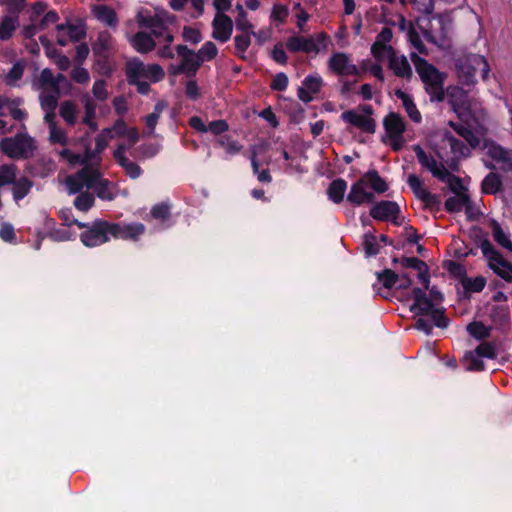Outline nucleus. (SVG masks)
Wrapping results in <instances>:
<instances>
[{"mask_svg": "<svg viewBox=\"0 0 512 512\" xmlns=\"http://www.w3.org/2000/svg\"><path fill=\"white\" fill-rule=\"evenodd\" d=\"M414 303L410 307V311L416 316H420L415 322V328L423 331L426 335L432 333L433 324L438 328H446L449 320L445 316V310L436 307L432 299L428 296L422 288L415 287L412 290Z\"/></svg>", "mask_w": 512, "mask_h": 512, "instance_id": "nucleus-1", "label": "nucleus"}, {"mask_svg": "<svg viewBox=\"0 0 512 512\" xmlns=\"http://www.w3.org/2000/svg\"><path fill=\"white\" fill-rule=\"evenodd\" d=\"M410 56L416 72L424 84L425 91L430 97V101L442 102L445 99L444 82L447 74L440 72L434 65L414 52Z\"/></svg>", "mask_w": 512, "mask_h": 512, "instance_id": "nucleus-2", "label": "nucleus"}, {"mask_svg": "<svg viewBox=\"0 0 512 512\" xmlns=\"http://www.w3.org/2000/svg\"><path fill=\"white\" fill-rule=\"evenodd\" d=\"M456 70L459 81L463 85L470 86L475 84L477 72H480L482 79L486 80L489 75L490 67L484 56L479 54H467L456 60Z\"/></svg>", "mask_w": 512, "mask_h": 512, "instance_id": "nucleus-3", "label": "nucleus"}, {"mask_svg": "<svg viewBox=\"0 0 512 512\" xmlns=\"http://www.w3.org/2000/svg\"><path fill=\"white\" fill-rule=\"evenodd\" d=\"M36 148L35 140L26 132H19L0 141L1 151L11 159H28L33 156Z\"/></svg>", "mask_w": 512, "mask_h": 512, "instance_id": "nucleus-4", "label": "nucleus"}, {"mask_svg": "<svg viewBox=\"0 0 512 512\" xmlns=\"http://www.w3.org/2000/svg\"><path fill=\"white\" fill-rule=\"evenodd\" d=\"M417 24L424 37L430 43L442 45L447 37V23L441 14L419 18Z\"/></svg>", "mask_w": 512, "mask_h": 512, "instance_id": "nucleus-5", "label": "nucleus"}, {"mask_svg": "<svg viewBox=\"0 0 512 512\" xmlns=\"http://www.w3.org/2000/svg\"><path fill=\"white\" fill-rule=\"evenodd\" d=\"M102 176L96 166H85L74 175H69L65 179L69 194L81 193L84 187L92 188L99 177Z\"/></svg>", "mask_w": 512, "mask_h": 512, "instance_id": "nucleus-6", "label": "nucleus"}, {"mask_svg": "<svg viewBox=\"0 0 512 512\" xmlns=\"http://www.w3.org/2000/svg\"><path fill=\"white\" fill-rule=\"evenodd\" d=\"M109 239V222L101 219L93 221L88 229L80 234V240L86 247L102 245Z\"/></svg>", "mask_w": 512, "mask_h": 512, "instance_id": "nucleus-7", "label": "nucleus"}, {"mask_svg": "<svg viewBox=\"0 0 512 512\" xmlns=\"http://www.w3.org/2000/svg\"><path fill=\"white\" fill-rule=\"evenodd\" d=\"M407 183L411 190L413 191L414 195L424 203L426 208H429L431 210L440 209V196L429 192L424 187L422 180L417 175L410 174L407 178Z\"/></svg>", "mask_w": 512, "mask_h": 512, "instance_id": "nucleus-8", "label": "nucleus"}, {"mask_svg": "<svg viewBox=\"0 0 512 512\" xmlns=\"http://www.w3.org/2000/svg\"><path fill=\"white\" fill-rule=\"evenodd\" d=\"M326 37L325 33L318 34L316 38L293 36L288 38L286 47L291 52L318 53L319 44L324 42Z\"/></svg>", "mask_w": 512, "mask_h": 512, "instance_id": "nucleus-9", "label": "nucleus"}, {"mask_svg": "<svg viewBox=\"0 0 512 512\" xmlns=\"http://www.w3.org/2000/svg\"><path fill=\"white\" fill-rule=\"evenodd\" d=\"M145 226L142 223H113L109 222L110 237L115 239L137 241L144 234Z\"/></svg>", "mask_w": 512, "mask_h": 512, "instance_id": "nucleus-10", "label": "nucleus"}, {"mask_svg": "<svg viewBox=\"0 0 512 512\" xmlns=\"http://www.w3.org/2000/svg\"><path fill=\"white\" fill-rule=\"evenodd\" d=\"M367 187L366 179H358L352 184L347 195V201L356 206H360L364 203H373L375 195L373 192L368 191Z\"/></svg>", "mask_w": 512, "mask_h": 512, "instance_id": "nucleus-11", "label": "nucleus"}, {"mask_svg": "<svg viewBox=\"0 0 512 512\" xmlns=\"http://www.w3.org/2000/svg\"><path fill=\"white\" fill-rule=\"evenodd\" d=\"M329 69L338 75H358L359 70L356 65L350 62V59L345 53H334L328 61Z\"/></svg>", "mask_w": 512, "mask_h": 512, "instance_id": "nucleus-12", "label": "nucleus"}, {"mask_svg": "<svg viewBox=\"0 0 512 512\" xmlns=\"http://www.w3.org/2000/svg\"><path fill=\"white\" fill-rule=\"evenodd\" d=\"M212 26V37L215 40L225 43L230 39L233 31V21L228 15L217 13L212 22Z\"/></svg>", "mask_w": 512, "mask_h": 512, "instance_id": "nucleus-13", "label": "nucleus"}, {"mask_svg": "<svg viewBox=\"0 0 512 512\" xmlns=\"http://www.w3.org/2000/svg\"><path fill=\"white\" fill-rule=\"evenodd\" d=\"M413 150L416 154L420 165L430 171V173L437 179H443L445 174L443 170L446 167L442 163H437L433 156L428 155L420 145H414Z\"/></svg>", "mask_w": 512, "mask_h": 512, "instance_id": "nucleus-14", "label": "nucleus"}, {"mask_svg": "<svg viewBox=\"0 0 512 512\" xmlns=\"http://www.w3.org/2000/svg\"><path fill=\"white\" fill-rule=\"evenodd\" d=\"M400 213L399 205L394 201L382 200L370 209V216L378 221H387Z\"/></svg>", "mask_w": 512, "mask_h": 512, "instance_id": "nucleus-15", "label": "nucleus"}, {"mask_svg": "<svg viewBox=\"0 0 512 512\" xmlns=\"http://www.w3.org/2000/svg\"><path fill=\"white\" fill-rule=\"evenodd\" d=\"M341 119L364 132L373 134L376 131V122L373 118L365 117L354 110L344 111Z\"/></svg>", "mask_w": 512, "mask_h": 512, "instance_id": "nucleus-16", "label": "nucleus"}, {"mask_svg": "<svg viewBox=\"0 0 512 512\" xmlns=\"http://www.w3.org/2000/svg\"><path fill=\"white\" fill-rule=\"evenodd\" d=\"M323 85V80L320 76H307L302 86L298 88V98L304 103H309L313 100V95L317 94Z\"/></svg>", "mask_w": 512, "mask_h": 512, "instance_id": "nucleus-17", "label": "nucleus"}, {"mask_svg": "<svg viewBox=\"0 0 512 512\" xmlns=\"http://www.w3.org/2000/svg\"><path fill=\"white\" fill-rule=\"evenodd\" d=\"M486 153L494 161L501 163L500 169L503 172H512V151L492 143L487 146Z\"/></svg>", "mask_w": 512, "mask_h": 512, "instance_id": "nucleus-18", "label": "nucleus"}, {"mask_svg": "<svg viewBox=\"0 0 512 512\" xmlns=\"http://www.w3.org/2000/svg\"><path fill=\"white\" fill-rule=\"evenodd\" d=\"M127 149L128 147H126L124 144H120L114 151L113 156L117 163L125 170V173L131 179H137L141 175L142 169L137 163L130 161L125 156V150Z\"/></svg>", "mask_w": 512, "mask_h": 512, "instance_id": "nucleus-19", "label": "nucleus"}, {"mask_svg": "<svg viewBox=\"0 0 512 512\" xmlns=\"http://www.w3.org/2000/svg\"><path fill=\"white\" fill-rule=\"evenodd\" d=\"M383 125L389 138L394 141L402 137V134L406 128L403 118L394 112H390L384 118Z\"/></svg>", "mask_w": 512, "mask_h": 512, "instance_id": "nucleus-20", "label": "nucleus"}, {"mask_svg": "<svg viewBox=\"0 0 512 512\" xmlns=\"http://www.w3.org/2000/svg\"><path fill=\"white\" fill-rule=\"evenodd\" d=\"M445 96L454 111L466 109L468 106V94L459 86H449L445 91Z\"/></svg>", "mask_w": 512, "mask_h": 512, "instance_id": "nucleus-21", "label": "nucleus"}, {"mask_svg": "<svg viewBox=\"0 0 512 512\" xmlns=\"http://www.w3.org/2000/svg\"><path fill=\"white\" fill-rule=\"evenodd\" d=\"M388 67L393 71L395 76L400 78H405L407 80H410L412 77V68L405 56H398L397 53H395L390 59L388 60Z\"/></svg>", "mask_w": 512, "mask_h": 512, "instance_id": "nucleus-22", "label": "nucleus"}, {"mask_svg": "<svg viewBox=\"0 0 512 512\" xmlns=\"http://www.w3.org/2000/svg\"><path fill=\"white\" fill-rule=\"evenodd\" d=\"M202 64L199 58L182 59L180 65L171 64L169 67V74L176 76L179 74H186L188 76H195L197 70Z\"/></svg>", "mask_w": 512, "mask_h": 512, "instance_id": "nucleus-23", "label": "nucleus"}, {"mask_svg": "<svg viewBox=\"0 0 512 512\" xmlns=\"http://www.w3.org/2000/svg\"><path fill=\"white\" fill-rule=\"evenodd\" d=\"M472 205V201L468 193H462L460 195L451 196L445 201V209L450 213L460 212L465 207L466 214L469 215V207Z\"/></svg>", "mask_w": 512, "mask_h": 512, "instance_id": "nucleus-24", "label": "nucleus"}, {"mask_svg": "<svg viewBox=\"0 0 512 512\" xmlns=\"http://www.w3.org/2000/svg\"><path fill=\"white\" fill-rule=\"evenodd\" d=\"M133 48L139 53H148L154 50L156 42L152 36L146 32H137L130 40Z\"/></svg>", "mask_w": 512, "mask_h": 512, "instance_id": "nucleus-25", "label": "nucleus"}, {"mask_svg": "<svg viewBox=\"0 0 512 512\" xmlns=\"http://www.w3.org/2000/svg\"><path fill=\"white\" fill-rule=\"evenodd\" d=\"M93 13L99 21L110 27H116L118 24V17L115 10L107 5L95 6Z\"/></svg>", "mask_w": 512, "mask_h": 512, "instance_id": "nucleus-26", "label": "nucleus"}, {"mask_svg": "<svg viewBox=\"0 0 512 512\" xmlns=\"http://www.w3.org/2000/svg\"><path fill=\"white\" fill-rule=\"evenodd\" d=\"M395 95L402 101L403 107L405 108L409 118L415 123H419L422 117L412 98L401 89H397L395 91Z\"/></svg>", "mask_w": 512, "mask_h": 512, "instance_id": "nucleus-27", "label": "nucleus"}, {"mask_svg": "<svg viewBox=\"0 0 512 512\" xmlns=\"http://www.w3.org/2000/svg\"><path fill=\"white\" fill-rule=\"evenodd\" d=\"M489 267L507 282H512V264L505 260L502 255L499 256V259L492 258Z\"/></svg>", "mask_w": 512, "mask_h": 512, "instance_id": "nucleus-28", "label": "nucleus"}, {"mask_svg": "<svg viewBox=\"0 0 512 512\" xmlns=\"http://www.w3.org/2000/svg\"><path fill=\"white\" fill-rule=\"evenodd\" d=\"M362 179H366L367 186L378 194L385 193L388 190V184L386 181L379 175L377 170H369L362 177Z\"/></svg>", "mask_w": 512, "mask_h": 512, "instance_id": "nucleus-29", "label": "nucleus"}, {"mask_svg": "<svg viewBox=\"0 0 512 512\" xmlns=\"http://www.w3.org/2000/svg\"><path fill=\"white\" fill-rule=\"evenodd\" d=\"M146 65L137 58L127 62L125 75L127 82H135V79L145 78Z\"/></svg>", "mask_w": 512, "mask_h": 512, "instance_id": "nucleus-30", "label": "nucleus"}, {"mask_svg": "<svg viewBox=\"0 0 512 512\" xmlns=\"http://www.w3.org/2000/svg\"><path fill=\"white\" fill-rule=\"evenodd\" d=\"M502 179L498 173L490 172L483 179L481 189L484 194L494 195L502 190Z\"/></svg>", "mask_w": 512, "mask_h": 512, "instance_id": "nucleus-31", "label": "nucleus"}, {"mask_svg": "<svg viewBox=\"0 0 512 512\" xmlns=\"http://www.w3.org/2000/svg\"><path fill=\"white\" fill-rule=\"evenodd\" d=\"M346 188L347 182L344 179L338 178L333 180L327 189L329 199L334 203H341L344 199Z\"/></svg>", "mask_w": 512, "mask_h": 512, "instance_id": "nucleus-32", "label": "nucleus"}, {"mask_svg": "<svg viewBox=\"0 0 512 512\" xmlns=\"http://www.w3.org/2000/svg\"><path fill=\"white\" fill-rule=\"evenodd\" d=\"M19 25L18 16H4L0 23V39L9 40Z\"/></svg>", "mask_w": 512, "mask_h": 512, "instance_id": "nucleus-33", "label": "nucleus"}, {"mask_svg": "<svg viewBox=\"0 0 512 512\" xmlns=\"http://www.w3.org/2000/svg\"><path fill=\"white\" fill-rule=\"evenodd\" d=\"M445 176L443 179H438L439 181L446 182L450 191L455 195H460L462 193H467V188L463 185L462 179L456 175H453L446 168L443 170Z\"/></svg>", "mask_w": 512, "mask_h": 512, "instance_id": "nucleus-34", "label": "nucleus"}, {"mask_svg": "<svg viewBox=\"0 0 512 512\" xmlns=\"http://www.w3.org/2000/svg\"><path fill=\"white\" fill-rule=\"evenodd\" d=\"M251 35L258 37V34L256 32L251 31V32H242V34L236 35L234 38L236 54L241 59H246L245 52L251 44V38H250Z\"/></svg>", "mask_w": 512, "mask_h": 512, "instance_id": "nucleus-35", "label": "nucleus"}, {"mask_svg": "<svg viewBox=\"0 0 512 512\" xmlns=\"http://www.w3.org/2000/svg\"><path fill=\"white\" fill-rule=\"evenodd\" d=\"M450 126L459 136L464 138L472 148H476L480 144L479 138L469 127L462 124H455L453 122L450 123Z\"/></svg>", "mask_w": 512, "mask_h": 512, "instance_id": "nucleus-36", "label": "nucleus"}, {"mask_svg": "<svg viewBox=\"0 0 512 512\" xmlns=\"http://www.w3.org/2000/svg\"><path fill=\"white\" fill-rule=\"evenodd\" d=\"M33 183L27 177H22L19 180L15 179L13 183V198L19 201L28 195Z\"/></svg>", "mask_w": 512, "mask_h": 512, "instance_id": "nucleus-37", "label": "nucleus"}, {"mask_svg": "<svg viewBox=\"0 0 512 512\" xmlns=\"http://www.w3.org/2000/svg\"><path fill=\"white\" fill-rule=\"evenodd\" d=\"M491 227L494 240L503 248L512 251V242L508 235L503 231L501 225L497 221L493 220Z\"/></svg>", "mask_w": 512, "mask_h": 512, "instance_id": "nucleus-38", "label": "nucleus"}, {"mask_svg": "<svg viewBox=\"0 0 512 512\" xmlns=\"http://www.w3.org/2000/svg\"><path fill=\"white\" fill-rule=\"evenodd\" d=\"M467 332L477 340H484L490 336L491 328L486 327L481 321H473L466 327Z\"/></svg>", "mask_w": 512, "mask_h": 512, "instance_id": "nucleus-39", "label": "nucleus"}, {"mask_svg": "<svg viewBox=\"0 0 512 512\" xmlns=\"http://www.w3.org/2000/svg\"><path fill=\"white\" fill-rule=\"evenodd\" d=\"M395 53L396 51L391 45L374 42L371 46V54L378 61H383L386 57L389 60Z\"/></svg>", "mask_w": 512, "mask_h": 512, "instance_id": "nucleus-40", "label": "nucleus"}, {"mask_svg": "<svg viewBox=\"0 0 512 512\" xmlns=\"http://www.w3.org/2000/svg\"><path fill=\"white\" fill-rule=\"evenodd\" d=\"M137 23L140 27L144 28H164L162 19L158 16L144 15L142 12H138L136 16Z\"/></svg>", "mask_w": 512, "mask_h": 512, "instance_id": "nucleus-41", "label": "nucleus"}, {"mask_svg": "<svg viewBox=\"0 0 512 512\" xmlns=\"http://www.w3.org/2000/svg\"><path fill=\"white\" fill-rule=\"evenodd\" d=\"M461 284L466 292L477 293L484 289L486 279L483 276H477L475 278H469L466 276Z\"/></svg>", "mask_w": 512, "mask_h": 512, "instance_id": "nucleus-42", "label": "nucleus"}, {"mask_svg": "<svg viewBox=\"0 0 512 512\" xmlns=\"http://www.w3.org/2000/svg\"><path fill=\"white\" fill-rule=\"evenodd\" d=\"M95 198L94 195L90 192H81L74 200V206L76 209L87 212L94 205Z\"/></svg>", "mask_w": 512, "mask_h": 512, "instance_id": "nucleus-43", "label": "nucleus"}, {"mask_svg": "<svg viewBox=\"0 0 512 512\" xmlns=\"http://www.w3.org/2000/svg\"><path fill=\"white\" fill-rule=\"evenodd\" d=\"M60 116L72 126L76 123V106L72 101H64L60 106Z\"/></svg>", "mask_w": 512, "mask_h": 512, "instance_id": "nucleus-44", "label": "nucleus"}, {"mask_svg": "<svg viewBox=\"0 0 512 512\" xmlns=\"http://www.w3.org/2000/svg\"><path fill=\"white\" fill-rule=\"evenodd\" d=\"M16 179V166L4 164L0 166V187L13 184Z\"/></svg>", "mask_w": 512, "mask_h": 512, "instance_id": "nucleus-45", "label": "nucleus"}, {"mask_svg": "<svg viewBox=\"0 0 512 512\" xmlns=\"http://www.w3.org/2000/svg\"><path fill=\"white\" fill-rule=\"evenodd\" d=\"M376 276L379 282H381L382 285L387 289H391L392 287H394L397 281L399 280V274L395 273L393 270L388 268L384 269L381 272H377Z\"/></svg>", "mask_w": 512, "mask_h": 512, "instance_id": "nucleus-46", "label": "nucleus"}, {"mask_svg": "<svg viewBox=\"0 0 512 512\" xmlns=\"http://www.w3.org/2000/svg\"><path fill=\"white\" fill-rule=\"evenodd\" d=\"M92 188H94L96 195L100 199L107 201L114 199V195L109 188V181L107 179H102L100 176L99 180H97L96 184Z\"/></svg>", "mask_w": 512, "mask_h": 512, "instance_id": "nucleus-47", "label": "nucleus"}, {"mask_svg": "<svg viewBox=\"0 0 512 512\" xmlns=\"http://www.w3.org/2000/svg\"><path fill=\"white\" fill-rule=\"evenodd\" d=\"M39 83L42 87L49 85L54 92L60 93L57 79H55L52 71L49 68H45L41 71L39 77Z\"/></svg>", "mask_w": 512, "mask_h": 512, "instance_id": "nucleus-48", "label": "nucleus"}, {"mask_svg": "<svg viewBox=\"0 0 512 512\" xmlns=\"http://www.w3.org/2000/svg\"><path fill=\"white\" fill-rule=\"evenodd\" d=\"M111 36L107 32L100 33L97 41L92 45L95 55H103L109 49Z\"/></svg>", "mask_w": 512, "mask_h": 512, "instance_id": "nucleus-49", "label": "nucleus"}, {"mask_svg": "<svg viewBox=\"0 0 512 512\" xmlns=\"http://www.w3.org/2000/svg\"><path fill=\"white\" fill-rule=\"evenodd\" d=\"M408 40L409 42L411 43V45L417 49V51L421 54H426L427 53V49L425 47V45L423 44L421 38H420V35L418 34V32L415 30L413 24L411 22H409V29H408Z\"/></svg>", "mask_w": 512, "mask_h": 512, "instance_id": "nucleus-50", "label": "nucleus"}, {"mask_svg": "<svg viewBox=\"0 0 512 512\" xmlns=\"http://www.w3.org/2000/svg\"><path fill=\"white\" fill-rule=\"evenodd\" d=\"M444 268L455 278L459 279L460 282H463V279L466 277V269L465 267L453 260L446 261L444 264Z\"/></svg>", "mask_w": 512, "mask_h": 512, "instance_id": "nucleus-51", "label": "nucleus"}, {"mask_svg": "<svg viewBox=\"0 0 512 512\" xmlns=\"http://www.w3.org/2000/svg\"><path fill=\"white\" fill-rule=\"evenodd\" d=\"M217 53L218 49L216 45L213 42L208 41L200 48L196 56L199 57V59H201L203 63L206 60L210 61L214 59L217 56Z\"/></svg>", "mask_w": 512, "mask_h": 512, "instance_id": "nucleus-52", "label": "nucleus"}, {"mask_svg": "<svg viewBox=\"0 0 512 512\" xmlns=\"http://www.w3.org/2000/svg\"><path fill=\"white\" fill-rule=\"evenodd\" d=\"M150 214L154 219L165 221L171 215L170 205L165 202L158 203L151 208Z\"/></svg>", "mask_w": 512, "mask_h": 512, "instance_id": "nucleus-53", "label": "nucleus"}, {"mask_svg": "<svg viewBox=\"0 0 512 512\" xmlns=\"http://www.w3.org/2000/svg\"><path fill=\"white\" fill-rule=\"evenodd\" d=\"M446 139L449 143L451 151L454 154H459L460 156H467L469 154V148L462 141L458 140L452 134H447Z\"/></svg>", "mask_w": 512, "mask_h": 512, "instance_id": "nucleus-54", "label": "nucleus"}, {"mask_svg": "<svg viewBox=\"0 0 512 512\" xmlns=\"http://www.w3.org/2000/svg\"><path fill=\"white\" fill-rule=\"evenodd\" d=\"M145 78L152 82H159L165 77V72L159 64L146 65Z\"/></svg>", "mask_w": 512, "mask_h": 512, "instance_id": "nucleus-55", "label": "nucleus"}, {"mask_svg": "<svg viewBox=\"0 0 512 512\" xmlns=\"http://www.w3.org/2000/svg\"><path fill=\"white\" fill-rule=\"evenodd\" d=\"M363 245H364L365 253L368 256H374V255L378 254L379 245L377 243L376 236H374L373 234H371V233L364 234Z\"/></svg>", "mask_w": 512, "mask_h": 512, "instance_id": "nucleus-56", "label": "nucleus"}, {"mask_svg": "<svg viewBox=\"0 0 512 512\" xmlns=\"http://www.w3.org/2000/svg\"><path fill=\"white\" fill-rule=\"evenodd\" d=\"M112 129L105 128L95 138V152L101 153L108 145V140L112 138Z\"/></svg>", "mask_w": 512, "mask_h": 512, "instance_id": "nucleus-57", "label": "nucleus"}, {"mask_svg": "<svg viewBox=\"0 0 512 512\" xmlns=\"http://www.w3.org/2000/svg\"><path fill=\"white\" fill-rule=\"evenodd\" d=\"M58 96L56 92L52 94L42 95L40 97V104L45 111H55L58 105Z\"/></svg>", "mask_w": 512, "mask_h": 512, "instance_id": "nucleus-58", "label": "nucleus"}, {"mask_svg": "<svg viewBox=\"0 0 512 512\" xmlns=\"http://www.w3.org/2000/svg\"><path fill=\"white\" fill-rule=\"evenodd\" d=\"M480 248L482 250L483 255L488 259V262H491V259H499L501 255L491 244L488 238L484 237L480 241Z\"/></svg>", "mask_w": 512, "mask_h": 512, "instance_id": "nucleus-59", "label": "nucleus"}, {"mask_svg": "<svg viewBox=\"0 0 512 512\" xmlns=\"http://www.w3.org/2000/svg\"><path fill=\"white\" fill-rule=\"evenodd\" d=\"M411 3L414 5L415 9H417L419 12L427 15H432L434 8H435V2L438 0H410Z\"/></svg>", "mask_w": 512, "mask_h": 512, "instance_id": "nucleus-60", "label": "nucleus"}, {"mask_svg": "<svg viewBox=\"0 0 512 512\" xmlns=\"http://www.w3.org/2000/svg\"><path fill=\"white\" fill-rule=\"evenodd\" d=\"M475 353L478 357H484L488 359L496 358V351L494 345L491 343H481L475 349Z\"/></svg>", "mask_w": 512, "mask_h": 512, "instance_id": "nucleus-61", "label": "nucleus"}, {"mask_svg": "<svg viewBox=\"0 0 512 512\" xmlns=\"http://www.w3.org/2000/svg\"><path fill=\"white\" fill-rule=\"evenodd\" d=\"M287 86L288 77L283 72L277 73L270 84V88L274 91H284L287 88Z\"/></svg>", "mask_w": 512, "mask_h": 512, "instance_id": "nucleus-62", "label": "nucleus"}, {"mask_svg": "<svg viewBox=\"0 0 512 512\" xmlns=\"http://www.w3.org/2000/svg\"><path fill=\"white\" fill-rule=\"evenodd\" d=\"M158 152V147L154 144H143L135 149L137 156L141 158H151Z\"/></svg>", "mask_w": 512, "mask_h": 512, "instance_id": "nucleus-63", "label": "nucleus"}, {"mask_svg": "<svg viewBox=\"0 0 512 512\" xmlns=\"http://www.w3.org/2000/svg\"><path fill=\"white\" fill-rule=\"evenodd\" d=\"M183 38L192 44H197L202 40L201 32L189 26L183 28Z\"/></svg>", "mask_w": 512, "mask_h": 512, "instance_id": "nucleus-64", "label": "nucleus"}]
</instances>
